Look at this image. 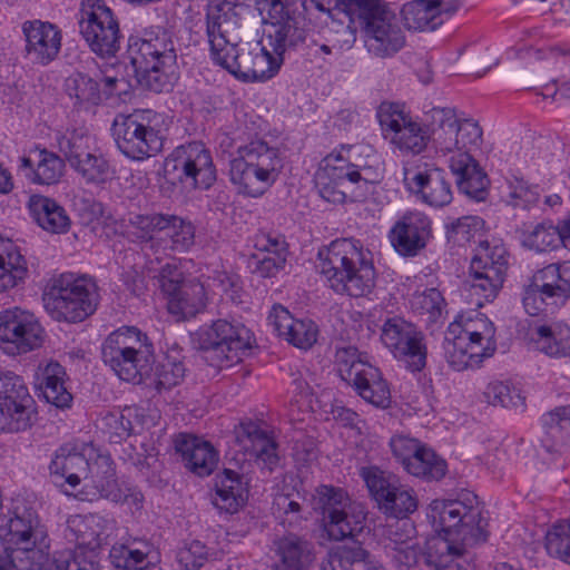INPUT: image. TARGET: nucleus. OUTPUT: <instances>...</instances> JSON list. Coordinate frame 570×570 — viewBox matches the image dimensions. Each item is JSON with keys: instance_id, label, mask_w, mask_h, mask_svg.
I'll return each mask as SVG.
<instances>
[{"instance_id": "nucleus-1", "label": "nucleus", "mask_w": 570, "mask_h": 570, "mask_svg": "<svg viewBox=\"0 0 570 570\" xmlns=\"http://www.w3.org/2000/svg\"><path fill=\"white\" fill-rule=\"evenodd\" d=\"M426 515L439 533L426 541V562L436 570H458L456 559L465 549L487 539L478 497L471 492L433 500Z\"/></svg>"}, {"instance_id": "nucleus-2", "label": "nucleus", "mask_w": 570, "mask_h": 570, "mask_svg": "<svg viewBox=\"0 0 570 570\" xmlns=\"http://www.w3.org/2000/svg\"><path fill=\"white\" fill-rule=\"evenodd\" d=\"M432 119L430 140L436 156L446 158L461 193L475 202L484 200L489 179L472 156L482 141L481 127L472 119H460L451 108H434Z\"/></svg>"}, {"instance_id": "nucleus-3", "label": "nucleus", "mask_w": 570, "mask_h": 570, "mask_svg": "<svg viewBox=\"0 0 570 570\" xmlns=\"http://www.w3.org/2000/svg\"><path fill=\"white\" fill-rule=\"evenodd\" d=\"M381 156L368 145L342 147L326 155L315 173L320 196L332 204L364 200L383 178Z\"/></svg>"}, {"instance_id": "nucleus-4", "label": "nucleus", "mask_w": 570, "mask_h": 570, "mask_svg": "<svg viewBox=\"0 0 570 570\" xmlns=\"http://www.w3.org/2000/svg\"><path fill=\"white\" fill-rule=\"evenodd\" d=\"M244 0H210L206 35L213 62L237 79L255 82L254 43L242 42L240 16Z\"/></svg>"}, {"instance_id": "nucleus-5", "label": "nucleus", "mask_w": 570, "mask_h": 570, "mask_svg": "<svg viewBox=\"0 0 570 570\" xmlns=\"http://www.w3.org/2000/svg\"><path fill=\"white\" fill-rule=\"evenodd\" d=\"M318 269L336 294L370 295L376 281L372 252L355 238H337L318 252Z\"/></svg>"}, {"instance_id": "nucleus-6", "label": "nucleus", "mask_w": 570, "mask_h": 570, "mask_svg": "<svg viewBox=\"0 0 570 570\" xmlns=\"http://www.w3.org/2000/svg\"><path fill=\"white\" fill-rule=\"evenodd\" d=\"M443 351L454 371L476 368L497 351L495 326L476 311L460 313L448 326Z\"/></svg>"}, {"instance_id": "nucleus-7", "label": "nucleus", "mask_w": 570, "mask_h": 570, "mask_svg": "<svg viewBox=\"0 0 570 570\" xmlns=\"http://www.w3.org/2000/svg\"><path fill=\"white\" fill-rule=\"evenodd\" d=\"M128 52L141 86L155 92L171 89L176 81L177 55L166 30L150 28L130 37Z\"/></svg>"}, {"instance_id": "nucleus-8", "label": "nucleus", "mask_w": 570, "mask_h": 570, "mask_svg": "<svg viewBox=\"0 0 570 570\" xmlns=\"http://www.w3.org/2000/svg\"><path fill=\"white\" fill-rule=\"evenodd\" d=\"M282 168L278 148L255 138L237 147L229 163V178L239 194L256 198L277 181Z\"/></svg>"}, {"instance_id": "nucleus-9", "label": "nucleus", "mask_w": 570, "mask_h": 570, "mask_svg": "<svg viewBox=\"0 0 570 570\" xmlns=\"http://www.w3.org/2000/svg\"><path fill=\"white\" fill-rule=\"evenodd\" d=\"M101 357L120 380L140 383L151 370L154 346L138 327L121 326L105 338Z\"/></svg>"}, {"instance_id": "nucleus-10", "label": "nucleus", "mask_w": 570, "mask_h": 570, "mask_svg": "<svg viewBox=\"0 0 570 570\" xmlns=\"http://www.w3.org/2000/svg\"><path fill=\"white\" fill-rule=\"evenodd\" d=\"M98 304V286L85 274L62 273L52 279L43 294L47 313L58 322H82L95 313Z\"/></svg>"}, {"instance_id": "nucleus-11", "label": "nucleus", "mask_w": 570, "mask_h": 570, "mask_svg": "<svg viewBox=\"0 0 570 570\" xmlns=\"http://www.w3.org/2000/svg\"><path fill=\"white\" fill-rule=\"evenodd\" d=\"M166 117L150 109L117 115L112 122L116 145L132 160H145L163 149Z\"/></svg>"}, {"instance_id": "nucleus-12", "label": "nucleus", "mask_w": 570, "mask_h": 570, "mask_svg": "<svg viewBox=\"0 0 570 570\" xmlns=\"http://www.w3.org/2000/svg\"><path fill=\"white\" fill-rule=\"evenodd\" d=\"M0 537L20 570H37L47 560L45 530L37 513L26 504L13 507L7 524L0 527Z\"/></svg>"}, {"instance_id": "nucleus-13", "label": "nucleus", "mask_w": 570, "mask_h": 570, "mask_svg": "<svg viewBox=\"0 0 570 570\" xmlns=\"http://www.w3.org/2000/svg\"><path fill=\"white\" fill-rule=\"evenodd\" d=\"M313 509L322 514L323 529L332 540L353 538L364 529L366 513L363 504L353 501L341 488L317 487Z\"/></svg>"}, {"instance_id": "nucleus-14", "label": "nucleus", "mask_w": 570, "mask_h": 570, "mask_svg": "<svg viewBox=\"0 0 570 570\" xmlns=\"http://www.w3.org/2000/svg\"><path fill=\"white\" fill-rule=\"evenodd\" d=\"M508 269L507 249L501 239L479 240L470 266L466 292L478 307L491 302L502 287Z\"/></svg>"}, {"instance_id": "nucleus-15", "label": "nucleus", "mask_w": 570, "mask_h": 570, "mask_svg": "<svg viewBox=\"0 0 570 570\" xmlns=\"http://www.w3.org/2000/svg\"><path fill=\"white\" fill-rule=\"evenodd\" d=\"M335 366L341 379L351 384L364 401L376 407L389 406L391 392L387 382L381 371L364 360L356 347H338Z\"/></svg>"}, {"instance_id": "nucleus-16", "label": "nucleus", "mask_w": 570, "mask_h": 570, "mask_svg": "<svg viewBox=\"0 0 570 570\" xmlns=\"http://www.w3.org/2000/svg\"><path fill=\"white\" fill-rule=\"evenodd\" d=\"M570 299V261L551 263L537 271L523 293L529 315L553 313Z\"/></svg>"}, {"instance_id": "nucleus-17", "label": "nucleus", "mask_w": 570, "mask_h": 570, "mask_svg": "<svg viewBox=\"0 0 570 570\" xmlns=\"http://www.w3.org/2000/svg\"><path fill=\"white\" fill-rule=\"evenodd\" d=\"M200 348L210 352L219 367L239 363L254 345L252 332L240 322L219 318L197 332Z\"/></svg>"}, {"instance_id": "nucleus-18", "label": "nucleus", "mask_w": 570, "mask_h": 570, "mask_svg": "<svg viewBox=\"0 0 570 570\" xmlns=\"http://www.w3.org/2000/svg\"><path fill=\"white\" fill-rule=\"evenodd\" d=\"M60 151L86 184L104 185L114 179L116 169L98 148L94 137L77 130L58 140Z\"/></svg>"}, {"instance_id": "nucleus-19", "label": "nucleus", "mask_w": 570, "mask_h": 570, "mask_svg": "<svg viewBox=\"0 0 570 570\" xmlns=\"http://www.w3.org/2000/svg\"><path fill=\"white\" fill-rule=\"evenodd\" d=\"M82 39L101 58H111L120 49L122 35L119 21L104 0H86L78 21Z\"/></svg>"}, {"instance_id": "nucleus-20", "label": "nucleus", "mask_w": 570, "mask_h": 570, "mask_svg": "<svg viewBox=\"0 0 570 570\" xmlns=\"http://www.w3.org/2000/svg\"><path fill=\"white\" fill-rule=\"evenodd\" d=\"M148 275L157 279L161 293L167 298L169 313L186 318L205 308L208 299L205 284L196 278L186 281L181 269L174 262L164 263Z\"/></svg>"}, {"instance_id": "nucleus-21", "label": "nucleus", "mask_w": 570, "mask_h": 570, "mask_svg": "<svg viewBox=\"0 0 570 570\" xmlns=\"http://www.w3.org/2000/svg\"><path fill=\"white\" fill-rule=\"evenodd\" d=\"M361 476L384 514L405 518L416 511L419 500L414 490L402 484L395 474L367 466L362 468Z\"/></svg>"}, {"instance_id": "nucleus-22", "label": "nucleus", "mask_w": 570, "mask_h": 570, "mask_svg": "<svg viewBox=\"0 0 570 570\" xmlns=\"http://www.w3.org/2000/svg\"><path fill=\"white\" fill-rule=\"evenodd\" d=\"M382 131L391 145L403 154L419 155L428 146L430 135L404 107L395 102H382L377 110Z\"/></svg>"}, {"instance_id": "nucleus-23", "label": "nucleus", "mask_w": 570, "mask_h": 570, "mask_svg": "<svg viewBox=\"0 0 570 570\" xmlns=\"http://www.w3.org/2000/svg\"><path fill=\"white\" fill-rule=\"evenodd\" d=\"M165 173L194 188L207 189L216 180L210 153L197 141L177 147L165 160Z\"/></svg>"}, {"instance_id": "nucleus-24", "label": "nucleus", "mask_w": 570, "mask_h": 570, "mask_svg": "<svg viewBox=\"0 0 570 570\" xmlns=\"http://www.w3.org/2000/svg\"><path fill=\"white\" fill-rule=\"evenodd\" d=\"M35 415V401L22 377L0 373V433L27 430Z\"/></svg>"}, {"instance_id": "nucleus-25", "label": "nucleus", "mask_w": 570, "mask_h": 570, "mask_svg": "<svg viewBox=\"0 0 570 570\" xmlns=\"http://www.w3.org/2000/svg\"><path fill=\"white\" fill-rule=\"evenodd\" d=\"M381 342L395 358L404 362L410 371L419 372L425 366L424 335L403 317L392 316L384 321Z\"/></svg>"}, {"instance_id": "nucleus-26", "label": "nucleus", "mask_w": 570, "mask_h": 570, "mask_svg": "<svg viewBox=\"0 0 570 570\" xmlns=\"http://www.w3.org/2000/svg\"><path fill=\"white\" fill-rule=\"evenodd\" d=\"M242 2V12L245 11V2ZM254 4L265 26L263 37L268 45L279 46L281 42L297 46L305 39V32L299 27V13L294 4L283 0H254Z\"/></svg>"}, {"instance_id": "nucleus-27", "label": "nucleus", "mask_w": 570, "mask_h": 570, "mask_svg": "<svg viewBox=\"0 0 570 570\" xmlns=\"http://www.w3.org/2000/svg\"><path fill=\"white\" fill-rule=\"evenodd\" d=\"M43 328L37 317L20 307L0 313V348L7 354L28 353L41 346Z\"/></svg>"}, {"instance_id": "nucleus-28", "label": "nucleus", "mask_w": 570, "mask_h": 570, "mask_svg": "<svg viewBox=\"0 0 570 570\" xmlns=\"http://www.w3.org/2000/svg\"><path fill=\"white\" fill-rule=\"evenodd\" d=\"M81 501H96L101 498L111 502H120L124 498L116 479L115 464L111 456L97 449H89L88 469L81 475V484L75 492Z\"/></svg>"}, {"instance_id": "nucleus-29", "label": "nucleus", "mask_w": 570, "mask_h": 570, "mask_svg": "<svg viewBox=\"0 0 570 570\" xmlns=\"http://www.w3.org/2000/svg\"><path fill=\"white\" fill-rule=\"evenodd\" d=\"M117 521L99 513L75 514L67 520L66 538L75 543L76 550H87L90 556L117 535Z\"/></svg>"}, {"instance_id": "nucleus-30", "label": "nucleus", "mask_w": 570, "mask_h": 570, "mask_svg": "<svg viewBox=\"0 0 570 570\" xmlns=\"http://www.w3.org/2000/svg\"><path fill=\"white\" fill-rule=\"evenodd\" d=\"M403 184L411 194L432 207H443L452 202L451 184L443 169L438 167L404 166Z\"/></svg>"}, {"instance_id": "nucleus-31", "label": "nucleus", "mask_w": 570, "mask_h": 570, "mask_svg": "<svg viewBox=\"0 0 570 570\" xmlns=\"http://www.w3.org/2000/svg\"><path fill=\"white\" fill-rule=\"evenodd\" d=\"M363 27L365 47L375 57H391L404 47L405 37L385 4Z\"/></svg>"}, {"instance_id": "nucleus-32", "label": "nucleus", "mask_w": 570, "mask_h": 570, "mask_svg": "<svg viewBox=\"0 0 570 570\" xmlns=\"http://www.w3.org/2000/svg\"><path fill=\"white\" fill-rule=\"evenodd\" d=\"M432 236L431 219L421 212L404 214L391 228L389 238L402 256H415Z\"/></svg>"}, {"instance_id": "nucleus-33", "label": "nucleus", "mask_w": 570, "mask_h": 570, "mask_svg": "<svg viewBox=\"0 0 570 570\" xmlns=\"http://www.w3.org/2000/svg\"><path fill=\"white\" fill-rule=\"evenodd\" d=\"M26 55L32 62L48 65L61 48V31L48 21L30 20L22 24Z\"/></svg>"}, {"instance_id": "nucleus-34", "label": "nucleus", "mask_w": 570, "mask_h": 570, "mask_svg": "<svg viewBox=\"0 0 570 570\" xmlns=\"http://www.w3.org/2000/svg\"><path fill=\"white\" fill-rule=\"evenodd\" d=\"M268 324L279 337L301 350L311 348L317 341L318 327L312 320H297L282 305H274L268 314Z\"/></svg>"}, {"instance_id": "nucleus-35", "label": "nucleus", "mask_w": 570, "mask_h": 570, "mask_svg": "<svg viewBox=\"0 0 570 570\" xmlns=\"http://www.w3.org/2000/svg\"><path fill=\"white\" fill-rule=\"evenodd\" d=\"M235 439L244 453L255 456L267 470L272 471L278 464L277 444L274 438L258 424L242 422L234 430Z\"/></svg>"}, {"instance_id": "nucleus-36", "label": "nucleus", "mask_w": 570, "mask_h": 570, "mask_svg": "<svg viewBox=\"0 0 570 570\" xmlns=\"http://www.w3.org/2000/svg\"><path fill=\"white\" fill-rule=\"evenodd\" d=\"M89 449L94 448L85 446L82 451H77L76 448L65 444L55 452L51 460L49 469L53 482L60 488L68 485L73 495L81 484V475L88 469Z\"/></svg>"}, {"instance_id": "nucleus-37", "label": "nucleus", "mask_w": 570, "mask_h": 570, "mask_svg": "<svg viewBox=\"0 0 570 570\" xmlns=\"http://www.w3.org/2000/svg\"><path fill=\"white\" fill-rule=\"evenodd\" d=\"M460 0H414L402 9L404 24L409 30H434L442 23V14H451Z\"/></svg>"}, {"instance_id": "nucleus-38", "label": "nucleus", "mask_w": 570, "mask_h": 570, "mask_svg": "<svg viewBox=\"0 0 570 570\" xmlns=\"http://www.w3.org/2000/svg\"><path fill=\"white\" fill-rule=\"evenodd\" d=\"M426 276L421 273L410 279L409 291L413 289L410 307L424 320L428 326L432 327L443 322L446 314V302L438 288L424 284Z\"/></svg>"}, {"instance_id": "nucleus-39", "label": "nucleus", "mask_w": 570, "mask_h": 570, "mask_svg": "<svg viewBox=\"0 0 570 570\" xmlns=\"http://www.w3.org/2000/svg\"><path fill=\"white\" fill-rule=\"evenodd\" d=\"M175 449L181 455L185 465L199 476L209 475L218 462L214 446L190 434H179L175 440Z\"/></svg>"}, {"instance_id": "nucleus-40", "label": "nucleus", "mask_w": 570, "mask_h": 570, "mask_svg": "<svg viewBox=\"0 0 570 570\" xmlns=\"http://www.w3.org/2000/svg\"><path fill=\"white\" fill-rule=\"evenodd\" d=\"M166 222L167 215L164 214H137L129 218L132 235L145 243L142 252L146 257L145 269L148 274L156 272L157 267L163 265L164 253L155 248L154 236L163 232Z\"/></svg>"}, {"instance_id": "nucleus-41", "label": "nucleus", "mask_w": 570, "mask_h": 570, "mask_svg": "<svg viewBox=\"0 0 570 570\" xmlns=\"http://www.w3.org/2000/svg\"><path fill=\"white\" fill-rule=\"evenodd\" d=\"M248 499V489L238 473L225 470L215 478L213 504L220 511L236 513Z\"/></svg>"}, {"instance_id": "nucleus-42", "label": "nucleus", "mask_w": 570, "mask_h": 570, "mask_svg": "<svg viewBox=\"0 0 570 570\" xmlns=\"http://www.w3.org/2000/svg\"><path fill=\"white\" fill-rule=\"evenodd\" d=\"M274 547V570H303L313 562L312 543L295 534L275 540Z\"/></svg>"}, {"instance_id": "nucleus-43", "label": "nucleus", "mask_w": 570, "mask_h": 570, "mask_svg": "<svg viewBox=\"0 0 570 570\" xmlns=\"http://www.w3.org/2000/svg\"><path fill=\"white\" fill-rule=\"evenodd\" d=\"M29 274L28 262L20 247L0 237V292L24 283Z\"/></svg>"}, {"instance_id": "nucleus-44", "label": "nucleus", "mask_w": 570, "mask_h": 570, "mask_svg": "<svg viewBox=\"0 0 570 570\" xmlns=\"http://www.w3.org/2000/svg\"><path fill=\"white\" fill-rule=\"evenodd\" d=\"M531 340L535 348L550 357L570 356V326L564 322H552L537 326Z\"/></svg>"}, {"instance_id": "nucleus-45", "label": "nucleus", "mask_w": 570, "mask_h": 570, "mask_svg": "<svg viewBox=\"0 0 570 570\" xmlns=\"http://www.w3.org/2000/svg\"><path fill=\"white\" fill-rule=\"evenodd\" d=\"M37 387L45 400L57 407L69 406L72 401L71 393L66 387V371L57 362L39 368Z\"/></svg>"}, {"instance_id": "nucleus-46", "label": "nucleus", "mask_w": 570, "mask_h": 570, "mask_svg": "<svg viewBox=\"0 0 570 570\" xmlns=\"http://www.w3.org/2000/svg\"><path fill=\"white\" fill-rule=\"evenodd\" d=\"M32 218L45 230L53 234L66 233L70 219L62 206L55 199L41 195H32L28 202Z\"/></svg>"}, {"instance_id": "nucleus-47", "label": "nucleus", "mask_w": 570, "mask_h": 570, "mask_svg": "<svg viewBox=\"0 0 570 570\" xmlns=\"http://www.w3.org/2000/svg\"><path fill=\"white\" fill-rule=\"evenodd\" d=\"M37 160L22 157L20 169L31 181L40 185H51L59 181L63 174V161L53 153L46 149L37 153Z\"/></svg>"}, {"instance_id": "nucleus-48", "label": "nucleus", "mask_w": 570, "mask_h": 570, "mask_svg": "<svg viewBox=\"0 0 570 570\" xmlns=\"http://www.w3.org/2000/svg\"><path fill=\"white\" fill-rule=\"evenodd\" d=\"M542 423V444L548 452H561L570 445V405L557 407L544 414Z\"/></svg>"}, {"instance_id": "nucleus-49", "label": "nucleus", "mask_w": 570, "mask_h": 570, "mask_svg": "<svg viewBox=\"0 0 570 570\" xmlns=\"http://www.w3.org/2000/svg\"><path fill=\"white\" fill-rule=\"evenodd\" d=\"M383 6L379 0H336V10L348 18V24L343 29L347 48L355 42L356 23L363 27Z\"/></svg>"}, {"instance_id": "nucleus-50", "label": "nucleus", "mask_w": 570, "mask_h": 570, "mask_svg": "<svg viewBox=\"0 0 570 570\" xmlns=\"http://www.w3.org/2000/svg\"><path fill=\"white\" fill-rule=\"evenodd\" d=\"M293 46L281 42L279 46L268 45L266 37L254 42V50L258 51L255 56V82L272 79L279 71L284 53Z\"/></svg>"}, {"instance_id": "nucleus-51", "label": "nucleus", "mask_w": 570, "mask_h": 570, "mask_svg": "<svg viewBox=\"0 0 570 570\" xmlns=\"http://www.w3.org/2000/svg\"><path fill=\"white\" fill-rule=\"evenodd\" d=\"M485 401L493 406L521 409L525 406V395L521 384L513 380H493L483 392Z\"/></svg>"}, {"instance_id": "nucleus-52", "label": "nucleus", "mask_w": 570, "mask_h": 570, "mask_svg": "<svg viewBox=\"0 0 570 570\" xmlns=\"http://www.w3.org/2000/svg\"><path fill=\"white\" fill-rule=\"evenodd\" d=\"M446 469V462L424 444L404 468L409 474L426 481L442 479Z\"/></svg>"}, {"instance_id": "nucleus-53", "label": "nucleus", "mask_w": 570, "mask_h": 570, "mask_svg": "<svg viewBox=\"0 0 570 570\" xmlns=\"http://www.w3.org/2000/svg\"><path fill=\"white\" fill-rule=\"evenodd\" d=\"M303 501L304 499L298 492L277 493L272 504L273 515L283 527L296 528L307 519Z\"/></svg>"}, {"instance_id": "nucleus-54", "label": "nucleus", "mask_w": 570, "mask_h": 570, "mask_svg": "<svg viewBox=\"0 0 570 570\" xmlns=\"http://www.w3.org/2000/svg\"><path fill=\"white\" fill-rule=\"evenodd\" d=\"M370 553L361 546H341L328 552L322 570H363Z\"/></svg>"}, {"instance_id": "nucleus-55", "label": "nucleus", "mask_w": 570, "mask_h": 570, "mask_svg": "<svg viewBox=\"0 0 570 570\" xmlns=\"http://www.w3.org/2000/svg\"><path fill=\"white\" fill-rule=\"evenodd\" d=\"M166 223L161 232L167 240L166 247L177 253L189 250L195 244V226L191 222L176 215H167Z\"/></svg>"}, {"instance_id": "nucleus-56", "label": "nucleus", "mask_w": 570, "mask_h": 570, "mask_svg": "<svg viewBox=\"0 0 570 570\" xmlns=\"http://www.w3.org/2000/svg\"><path fill=\"white\" fill-rule=\"evenodd\" d=\"M109 558L118 570H155L156 561L148 551L132 549L125 544H115L110 549Z\"/></svg>"}, {"instance_id": "nucleus-57", "label": "nucleus", "mask_w": 570, "mask_h": 570, "mask_svg": "<svg viewBox=\"0 0 570 570\" xmlns=\"http://www.w3.org/2000/svg\"><path fill=\"white\" fill-rule=\"evenodd\" d=\"M500 197L508 205L527 207L538 202L539 190L538 186H530L522 178L512 176L500 186Z\"/></svg>"}, {"instance_id": "nucleus-58", "label": "nucleus", "mask_w": 570, "mask_h": 570, "mask_svg": "<svg viewBox=\"0 0 570 570\" xmlns=\"http://www.w3.org/2000/svg\"><path fill=\"white\" fill-rule=\"evenodd\" d=\"M66 91L77 105H97L100 100L99 85L83 73H73L66 80Z\"/></svg>"}, {"instance_id": "nucleus-59", "label": "nucleus", "mask_w": 570, "mask_h": 570, "mask_svg": "<svg viewBox=\"0 0 570 570\" xmlns=\"http://www.w3.org/2000/svg\"><path fill=\"white\" fill-rule=\"evenodd\" d=\"M202 278L203 281L200 282L205 284L207 294L209 292H217L226 295L233 302H240L242 287L237 275L229 274L224 269H214L208 275H202Z\"/></svg>"}, {"instance_id": "nucleus-60", "label": "nucleus", "mask_w": 570, "mask_h": 570, "mask_svg": "<svg viewBox=\"0 0 570 570\" xmlns=\"http://www.w3.org/2000/svg\"><path fill=\"white\" fill-rule=\"evenodd\" d=\"M546 549L550 556L570 564V521L556 523L547 532Z\"/></svg>"}, {"instance_id": "nucleus-61", "label": "nucleus", "mask_w": 570, "mask_h": 570, "mask_svg": "<svg viewBox=\"0 0 570 570\" xmlns=\"http://www.w3.org/2000/svg\"><path fill=\"white\" fill-rule=\"evenodd\" d=\"M527 244L537 252H546L563 245L562 222L558 226L540 224L528 236Z\"/></svg>"}, {"instance_id": "nucleus-62", "label": "nucleus", "mask_w": 570, "mask_h": 570, "mask_svg": "<svg viewBox=\"0 0 570 570\" xmlns=\"http://www.w3.org/2000/svg\"><path fill=\"white\" fill-rule=\"evenodd\" d=\"M185 365L174 356H167L156 372V387L158 390H169L178 385L185 376Z\"/></svg>"}, {"instance_id": "nucleus-63", "label": "nucleus", "mask_w": 570, "mask_h": 570, "mask_svg": "<svg viewBox=\"0 0 570 570\" xmlns=\"http://www.w3.org/2000/svg\"><path fill=\"white\" fill-rule=\"evenodd\" d=\"M207 558L208 550L199 540L186 542L177 552V561L187 570H198L205 564Z\"/></svg>"}, {"instance_id": "nucleus-64", "label": "nucleus", "mask_w": 570, "mask_h": 570, "mask_svg": "<svg viewBox=\"0 0 570 570\" xmlns=\"http://www.w3.org/2000/svg\"><path fill=\"white\" fill-rule=\"evenodd\" d=\"M101 422L104 432L112 443H119L132 432L131 421L125 413H109L102 417Z\"/></svg>"}]
</instances>
